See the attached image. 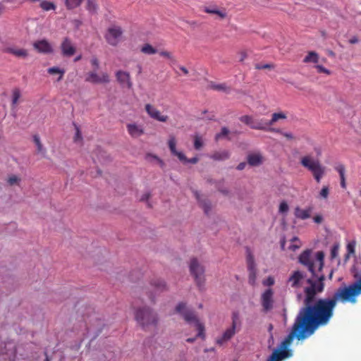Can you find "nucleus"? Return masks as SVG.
<instances>
[{
  "label": "nucleus",
  "mask_w": 361,
  "mask_h": 361,
  "mask_svg": "<svg viewBox=\"0 0 361 361\" xmlns=\"http://www.w3.org/2000/svg\"><path fill=\"white\" fill-rule=\"evenodd\" d=\"M287 116L283 112L274 113L271 116V120H268L269 126H271L274 125L276 122H277L280 119H286Z\"/></svg>",
  "instance_id": "nucleus-30"
},
{
  "label": "nucleus",
  "mask_w": 361,
  "mask_h": 361,
  "mask_svg": "<svg viewBox=\"0 0 361 361\" xmlns=\"http://www.w3.org/2000/svg\"><path fill=\"white\" fill-rule=\"evenodd\" d=\"M45 356H46V357H45L44 361H50V360H49V356H48V355H47V353H45Z\"/></svg>",
  "instance_id": "nucleus-64"
},
{
  "label": "nucleus",
  "mask_w": 361,
  "mask_h": 361,
  "mask_svg": "<svg viewBox=\"0 0 361 361\" xmlns=\"http://www.w3.org/2000/svg\"><path fill=\"white\" fill-rule=\"evenodd\" d=\"M229 133V130L228 129L226 128V127H223L221 128V133H217L215 136V139L216 140H219L220 138H221L222 137L224 136H226L228 135V134Z\"/></svg>",
  "instance_id": "nucleus-45"
},
{
  "label": "nucleus",
  "mask_w": 361,
  "mask_h": 361,
  "mask_svg": "<svg viewBox=\"0 0 361 361\" xmlns=\"http://www.w3.org/2000/svg\"><path fill=\"white\" fill-rule=\"evenodd\" d=\"M335 169L338 171L339 173L340 177H344L345 176V166L343 164H338L336 166Z\"/></svg>",
  "instance_id": "nucleus-50"
},
{
  "label": "nucleus",
  "mask_w": 361,
  "mask_h": 361,
  "mask_svg": "<svg viewBox=\"0 0 361 361\" xmlns=\"http://www.w3.org/2000/svg\"><path fill=\"white\" fill-rule=\"evenodd\" d=\"M82 0H65V5L67 9L72 10L80 6Z\"/></svg>",
  "instance_id": "nucleus-32"
},
{
  "label": "nucleus",
  "mask_w": 361,
  "mask_h": 361,
  "mask_svg": "<svg viewBox=\"0 0 361 361\" xmlns=\"http://www.w3.org/2000/svg\"><path fill=\"white\" fill-rule=\"evenodd\" d=\"M40 7L42 8V10H44L45 11H49L51 10L54 11L56 8V5L53 2L45 1V0L41 1Z\"/></svg>",
  "instance_id": "nucleus-34"
},
{
  "label": "nucleus",
  "mask_w": 361,
  "mask_h": 361,
  "mask_svg": "<svg viewBox=\"0 0 361 361\" xmlns=\"http://www.w3.org/2000/svg\"><path fill=\"white\" fill-rule=\"evenodd\" d=\"M86 8L90 13L96 14L97 13L98 6L95 1L87 0Z\"/></svg>",
  "instance_id": "nucleus-33"
},
{
  "label": "nucleus",
  "mask_w": 361,
  "mask_h": 361,
  "mask_svg": "<svg viewBox=\"0 0 361 361\" xmlns=\"http://www.w3.org/2000/svg\"><path fill=\"white\" fill-rule=\"evenodd\" d=\"M288 205L286 201H282L279 204V212L281 214L286 213L288 211Z\"/></svg>",
  "instance_id": "nucleus-44"
},
{
  "label": "nucleus",
  "mask_w": 361,
  "mask_h": 361,
  "mask_svg": "<svg viewBox=\"0 0 361 361\" xmlns=\"http://www.w3.org/2000/svg\"><path fill=\"white\" fill-rule=\"evenodd\" d=\"M315 68L317 70V72L319 73H324L327 75H329L331 73L329 69L326 68L322 65H317L315 66Z\"/></svg>",
  "instance_id": "nucleus-46"
},
{
  "label": "nucleus",
  "mask_w": 361,
  "mask_h": 361,
  "mask_svg": "<svg viewBox=\"0 0 361 361\" xmlns=\"http://www.w3.org/2000/svg\"><path fill=\"white\" fill-rule=\"evenodd\" d=\"M150 287L156 293L162 292L166 290V284L161 279H153L150 281Z\"/></svg>",
  "instance_id": "nucleus-21"
},
{
  "label": "nucleus",
  "mask_w": 361,
  "mask_h": 361,
  "mask_svg": "<svg viewBox=\"0 0 361 361\" xmlns=\"http://www.w3.org/2000/svg\"><path fill=\"white\" fill-rule=\"evenodd\" d=\"M135 319L145 330L149 326H156L158 322L157 314L148 307L137 308L135 311Z\"/></svg>",
  "instance_id": "nucleus-3"
},
{
  "label": "nucleus",
  "mask_w": 361,
  "mask_h": 361,
  "mask_svg": "<svg viewBox=\"0 0 361 361\" xmlns=\"http://www.w3.org/2000/svg\"><path fill=\"white\" fill-rule=\"evenodd\" d=\"M34 48L40 53L50 54L52 53L53 49L50 43L46 39H41L34 42Z\"/></svg>",
  "instance_id": "nucleus-17"
},
{
  "label": "nucleus",
  "mask_w": 361,
  "mask_h": 361,
  "mask_svg": "<svg viewBox=\"0 0 361 361\" xmlns=\"http://www.w3.org/2000/svg\"><path fill=\"white\" fill-rule=\"evenodd\" d=\"M245 166H246V163L245 162H241V163H240L238 165L237 169L239 170V171H241V170L245 169Z\"/></svg>",
  "instance_id": "nucleus-58"
},
{
  "label": "nucleus",
  "mask_w": 361,
  "mask_h": 361,
  "mask_svg": "<svg viewBox=\"0 0 361 361\" xmlns=\"http://www.w3.org/2000/svg\"><path fill=\"white\" fill-rule=\"evenodd\" d=\"M301 165L310 171L317 183L321 182L325 175L326 168L322 166L318 159L310 155L304 156L300 159Z\"/></svg>",
  "instance_id": "nucleus-4"
},
{
  "label": "nucleus",
  "mask_w": 361,
  "mask_h": 361,
  "mask_svg": "<svg viewBox=\"0 0 361 361\" xmlns=\"http://www.w3.org/2000/svg\"><path fill=\"white\" fill-rule=\"evenodd\" d=\"M239 120L252 129L254 123V117L252 116L244 115L240 116Z\"/></svg>",
  "instance_id": "nucleus-35"
},
{
  "label": "nucleus",
  "mask_w": 361,
  "mask_h": 361,
  "mask_svg": "<svg viewBox=\"0 0 361 361\" xmlns=\"http://www.w3.org/2000/svg\"><path fill=\"white\" fill-rule=\"evenodd\" d=\"M81 59H82V55H81V54H80V55L77 56L74 59V61H75V62L79 61Z\"/></svg>",
  "instance_id": "nucleus-62"
},
{
  "label": "nucleus",
  "mask_w": 361,
  "mask_h": 361,
  "mask_svg": "<svg viewBox=\"0 0 361 361\" xmlns=\"http://www.w3.org/2000/svg\"><path fill=\"white\" fill-rule=\"evenodd\" d=\"M312 208L309 207L306 209H300L299 207H297L295 209L294 214L295 216L301 220H305L310 217V213L312 212Z\"/></svg>",
  "instance_id": "nucleus-22"
},
{
  "label": "nucleus",
  "mask_w": 361,
  "mask_h": 361,
  "mask_svg": "<svg viewBox=\"0 0 361 361\" xmlns=\"http://www.w3.org/2000/svg\"><path fill=\"white\" fill-rule=\"evenodd\" d=\"M319 61V56L315 51H310L307 55L304 58V63H317Z\"/></svg>",
  "instance_id": "nucleus-29"
},
{
  "label": "nucleus",
  "mask_w": 361,
  "mask_h": 361,
  "mask_svg": "<svg viewBox=\"0 0 361 361\" xmlns=\"http://www.w3.org/2000/svg\"><path fill=\"white\" fill-rule=\"evenodd\" d=\"M313 219L315 223L321 224L323 220V218L321 215H316L315 216H314Z\"/></svg>",
  "instance_id": "nucleus-54"
},
{
  "label": "nucleus",
  "mask_w": 361,
  "mask_h": 361,
  "mask_svg": "<svg viewBox=\"0 0 361 361\" xmlns=\"http://www.w3.org/2000/svg\"><path fill=\"white\" fill-rule=\"evenodd\" d=\"M145 109L149 117L154 120L160 122H166L169 119L168 116L161 114L157 108L150 104H147Z\"/></svg>",
  "instance_id": "nucleus-15"
},
{
  "label": "nucleus",
  "mask_w": 361,
  "mask_h": 361,
  "mask_svg": "<svg viewBox=\"0 0 361 361\" xmlns=\"http://www.w3.org/2000/svg\"><path fill=\"white\" fill-rule=\"evenodd\" d=\"M283 135L284 137H286V138H288V139H293V135L291 133H283Z\"/></svg>",
  "instance_id": "nucleus-60"
},
{
  "label": "nucleus",
  "mask_w": 361,
  "mask_h": 361,
  "mask_svg": "<svg viewBox=\"0 0 361 361\" xmlns=\"http://www.w3.org/2000/svg\"><path fill=\"white\" fill-rule=\"evenodd\" d=\"M85 81L94 84L109 82V75L106 73L99 75L95 71H90L87 74Z\"/></svg>",
  "instance_id": "nucleus-12"
},
{
  "label": "nucleus",
  "mask_w": 361,
  "mask_h": 361,
  "mask_svg": "<svg viewBox=\"0 0 361 361\" xmlns=\"http://www.w3.org/2000/svg\"><path fill=\"white\" fill-rule=\"evenodd\" d=\"M246 261L249 271V283L254 286L257 278V269L254 256L250 251L247 252Z\"/></svg>",
  "instance_id": "nucleus-11"
},
{
  "label": "nucleus",
  "mask_w": 361,
  "mask_h": 361,
  "mask_svg": "<svg viewBox=\"0 0 361 361\" xmlns=\"http://www.w3.org/2000/svg\"><path fill=\"white\" fill-rule=\"evenodd\" d=\"M75 129V135L74 136V142H78L81 141L82 140V137L80 133V130L78 126H77L75 123H73Z\"/></svg>",
  "instance_id": "nucleus-42"
},
{
  "label": "nucleus",
  "mask_w": 361,
  "mask_h": 361,
  "mask_svg": "<svg viewBox=\"0 0 361 361\" xmlns=\"http://www.w3.org/2000/svg\"><path fill=\"white\" fill-rule=\"evenodd\" d=\"M293 353L290 349L281 348V350H274L267 361H281L291 357Z\"/></svg>",
  "instance_id": "nucleus-14"
},
{
  "label": "nucleus",
  "mask_w": 361,
  "mask_h": 361,
  "mask_svg": "<svg viewBox=\"0 0 361 361\" xmlns=\"http://www.w3.org/2000/svg\"><path fill=\"white\" fill-rule=\"evenodd\" d=\"M122 30L118 26H113L107 30V32L105 35V39L108 44L111 46H116L119 41L120 37L122 35Z\"/></svg>",
  "instance_id": "nucleus-8"
},
{
  "label": "nucleus",
  "mask_w": 361,
  "mask_h": 361,
  "mask_svg": "<svg viewBox=\"0 0 361 361\" xmlns=\"http://www.w3.org/2000/svg\"><path fill=\"white\" fill-rule=\"evenodd\" d=\"M11 108L16 109L20 102L21 98V92L19 88H14L12 90Z\"/></svg>",
  "instance_id": "nucleus-26"
},
{
  "label": "nucleus",
  "mask_w": 361,
  "mask_h": 361,
  "mask_svg": "<svg viewBox=\"0 0 361 361\" xmlns=\"http://www.w3.org/2000/svg\"><path fill=\"white\" fill-rule=\"evenodd\" d=\"M324 253L322 252H318L317 253V258L314 259V268L317 273H322L324 267Z\"/></svg>",
  "instance_id": "nucleus-23"
},
{
  "label": "nucleus",
  "mask_w": 361,
  "mask_h": 361,
  "mask_svg": "<svg viewBox=\"0 0 361 361\" xmlns=\"http://www.w3.org/2000/svg\"><path fill=\"white\" fill-rule=\"evenodd\" d=\"M299 262L305 266L312 274H318L314 268V259H312L310 250H305L300 255Z\"/></svg>",
  "instance_id": "nucleus-9"
},
{
  "label": "nucleus",
  "mask_w": 361,
  "mask_h": 361,
  "mask_svg": "<svg viewBox=\"0 0 361 361\" xmlns=\"http://www.w3.org/2000/svg\"><path fill=\"white\" fill-rule=\"evenodd\" d=\"M291 241H292V243L297 242L298 243L291 244L289 247L290 250H291L293 251H295L297 249H298L300 247L301 245H300V240L297 237L293 238Z\"/></svg>",
  "instance_id": "nucleus-43"
},
{
  "label": "nucleus",
  "mask_w": 361,
  "mask_h": 361,
  "mask_svg": "<svg viewBox=\"0 0 361 361\" xmlns=\"http://www.w3.org/2000/svg\"><path fill=\"white\" fill-rule=\"evenodd\" d=\"M355 281L348 286L338 288L331 298H319L316 296L324 290L325 276L314 274L310 277L300 270L293 271L289 276L287 286L304 292V306L300 310L291 331L281 344V348H288L294 338L303 340L312 335L320 326L327 325L334 316L338 301L355 303L361 295V276L354 275Z\"/></svg>",
  "instance_id": "nucleus-1"
},
{
  "label": "nucleus",
  "mask_w": 361,
  "mask_h": 361,
  "mask_svg": "<svg viewBox=\"0 0 361 361\" xmlns=\"http://www.w3.org/2000/svg\"><path fill=\"white\" fill-rule=\"evenodd\" d=\"M137 67V71H138L137 73H138V74H140L142 71V66H141V65L138 64Z\"/></svg>",
  "instance_id": "nucleus-63"
},
{
  "label": "nucleus",
  "mask_w": 361,
  "mask_h": 361,
  "mask_svg": "<svg viewBox=\"0 0 361 361\" xmlns=\"http://www.w3.org/2000/svg\"><path fill=\"white\" fill-rule=\"evenodd\" d=\"M168 145L171 154L174 156H176L178 158V159L183 163H190L193 164L197 163L198 158L193 157L191 159H188L183 152L177 151L176 140L174 136H170L169 140L168 141Z\"/></svg>",
  "instance_id": "nucleus-7"
},
{
  "label": "nucleus",
  "mask_w": 361,
  "mask_h": 361,
  "mask_svg": "<svg viewBox=\"0 0 361 361\" xmlns=\"http://www.w3.org/2000/svg\"><path fill=\"white\" fill-rule=\"evenodd\" d=\"M19 181H20V178L16 175H12L10 177H8V183L10 185L17 184V183H18Z\"/></svg>",
  "instance_id": "nucleus-49"
},
{
  "label": "nucleus",
  "mask_w": 361,
  "mask_h": 361,
  "mask_svg": "<svg viewBox=\"0 0 361 361\" xmlns=\"http://www.w3.org/2000/svg\"><path fill=\"white\" fill-rule=\"evenodd\" d=\"M141 51L146 54H154L157 53V49H154L149 44H145L141 49Z\"/></svg>",
  "instance_id": "nucleus-38"
},
{
  "label": "nucleus",
  "mask_w": 361,
  "mask_h": 361,
  "mask_svg": "<svg viewBox=\"0 0 361 361\" xmlns=\"http://www.w3.org/2000/svg\"><path fill=\"white\" fill-rule=\"evenodd\" d=\"M269 123L268 120L265 118H255L254 117V123L253 126H252V129L254 130H271V131H277L279 132V130H275L274 128H269Z\"/></svg>",
  "instance_id": "nucleus-19"
},
{
  "label": "nucleus",
  "mask_w": 361,
  "mask_h": 361,
  "mask_svg": "<svg viewBox=\"0 0 361 361\" xmlns=\"http://www.w3.org/2000/svg\"><path fill=\"white\" fill-rule=\"evenodd\" d=\"M329 194V188L328 186H323L322 188L319 196L323 199H327Z\"/></svg>",
  "instance_id": "nucleus-47"
},
{
  "label": "nucleus",
  "mask_w": 361,
  "mask_h": 361,
  "mask_svg": "<svg viewBox=\"0 0 361 361\" xmlns=\"http://www.w3.org/2000/svg\"><path fill=\"white\" fill-rule=\"evenodd\" d=\"M149 197H150V193L146 192L142 195V197L140 198V201L147 200Z\"/></svg>",
  "instance_id": "nucleus-55"
},
{
  "label": "nucleus",
  "mask_w": 361,
  "mask_h": 361,
  "mask_svg": "<svg viewBox=\"0 0 361 361\" xmlns=\"http://www.w3.org/2000/svg\"><path fill=\"white\" fill-rule=\"evenodd\" d=\"M90 62H91V64L93 66H94L96 68H99V60L97 59V57H92L90 60Z\"/></svg>",
  "instance_id": "nucleus-53"
},
{
  "label": "nucleus",
  "mask_w": 361,
  "mask_h": 361,
  "mask_svg": "<svg viewBox=\"0 0 361 361\" xmlns=\"http://www.w3.org/2000/svg\"><path fill=\"white\" fill-rule=\"evenodd\" d=\"M274 283V279L272 276H269L266 280L263 281L264 286H271Z\"/></svg>",
  "instance_id": "nucleus-52"
},
{
  "label": "nucleus",
  "mask_w": 361,
  "mask_h": 361,
  "mask_svg": "<svg viewBox=\"0 0 361 361\" xmlns=\"http://www.w3.org/2000/svg\"><path fill=\"white\" fill-rule=\"evenodd\" d=\"M33 141L37 146V152L44 154L45 149H44L43 145L40 141V138L37 135H35L33 136Z\"/></svg>",
  "instance_id": "nucleus-37"
},
{
  "label": "nucleus",
  "mask_w": 361,
  "mask_h": 361,
  "mask_svg": "<svg viewBox=\"0 0 361 361\" xmlns=\"http://www.w3.org/2000/svg\"><path fill=\"white\" fill-rule=\"evenodd\" d=\"M195 197L197 200L199 201L200 206L204 209L205 214H208L209 212L211 210V204L209 202L206 200H201L200 197V195L197 192H195Z\"/></svg>",
  "instance_id": "nucleus-31"
},
{
  "label": "nucleus",
  "mask_w": 361,
  "mask_h": 361,
  "mask_svg": "<svg viewBox=\"0 0 361 361\" xmlns=\"http://www.w3.org/2000/svg\"><path fill=\"white\" fill-rule=\"evenodd\" d=\"M339 244H334L331 249V259L336 258L338 255Z\"/></svg>",
  "instance_id": "nucleus-41"
},
{
  "label": "nucleus",
  "mask_w": 361,
  "mask_h": 361,
  "mask_svg": "<svg viewBox=\"0 0 361 361\" xmlns=\"http://www.w3.org/2000/svg\"><path fill=\"white\" fill-rule=\"evenodd\" d=\"M204 145L202 137L197 134L194 135V147L197 150H200Z\"/></svg>",
  "instance_id": "nucleus-39"
},
{
  "label": "nucleus",
  "mask_w": 361,
  "mask_h": 361,
  "mask_svg": "<svg viewBox=\"0 0 361 361\" xmlns=\"http://www.w3.org/2000/svg\"><path fill=\"white\" fill-rule=\"evenodd\" d=\"M231 326L227 328L222 334V335L216 339V343L219 345H222L225 343L230 341L235 334L239 331L241 321L240 319V315L238 312H233L231 316Z\"/></svg>",
  "instance_id": "nucleus-5"
},
{
  "label": "nucleus",
  "mask_w": 361,
  "mask_h": 361,
  "mask_svg": "<svg viewBox=\"0 0 361 361\" xmlns=\"http://www.w3.org/2000/svg\"><path fill=\"white\" fill-rule=\"evenodd\" d=\"M274 292L271 288L266 290L261 297V303L262 306V310L264 312H268L272 310L274 307L273 300Z\"/></svg>",
  "instance_id": "nucleus-10"
},
{
  "label": "nucleus",
  "mask_w": 361,
  "mask_h": 361,
  "mask_svg": "<svg viewBox=\"0 0 361 361\" xmlns=\"http://www.w3.org/2000/svg\"><path fill=\"white\" fill-rule=\"evenodd\" d=\"M61 54L65 57L73 56L76 51V48L68 37H65L60 46Z\"/></svg>",
  "instance_id": "nucleus-13"
},
{
  "label": "nucleus",
  "mask_w": 361,
  "mask_h": 361,
  "mask_svg": "<svg viewBox=\"0 0 361 361\" xmlns=\"http://www.w3.org/2000/svg\"><path fill=\"white\" fill-rule=\"evenodd\" d=\"M126 128L129 135L134 138H137L145 133L143 127L136 123H128Z\"/></svg>",
  "instance_id": "nucleus-18"
},
{
  "label": "nucleus",
  "mask_w": 361,
  "mask_h": 361,
  "mask_svg": "<svg viewBox=\"0 0 361 361\" xmlns=\"http://www.w3.org/2000/svg\"><path fill=\"white\" fill-rule=\"evenodd\" d=\"M176 311L178 313L181 314V315L183 317L185 322H187L189 324H194L196 329L198 331V334L196 337L195 338H188L186 339V341L188 343H193L197 337H200L202 339H204L205 338V334H204V326L203 324L200 322L198 320L195 313L190 310H186L185 304L183 302H180L176 307Z\"/></svg>",
  "instance_id": "nucleus-2"
},
{
  "label": "nucleus",
  "mask_w": 361,
  "mask_h": 361,
  "mask_svg": "<svg viewBox=\"0 0 361 361\" xmlns=\"http://www.w3.org/2000/svg\"><path fill=\"white\" fill-rule=\"evenodd\" d=\"M210 157L215 161H224L230 157V152L228 150L217 151L214 152Z\"/></svg>",
  "instance_id": "nucleus-25"
},
{
  "label": "nucleus",
  "mask_w": 361,
  "mask_h": 361,
  "mask_svg": "<svg viewBox=\"0 0 361 361\" xmlns=\"http://www.w3.org/2000/svg\"><path fill=\"white\" fill-rule=\"evenodd\" d=\"M263 157L260 154H251L247 156V163L250 166H259L262 163Z\"/></svg>",
  "instance_id": "nucleus-24"
},
{
  "label": "nucleus",
  "mask_w": 361,
  "mask_h": 361,
  "mask_svg": "<svg viewBox=\"0 0 361 361\" xmlns=\"http://www.w3.org/2000/svg\"><path fill=\"white\" fill-rule=\"evenodd\" d=\"M210 87L214 90L222 91L224 92H228L230 91V88L225 83H221V84L212 83L210 85Z\"/></svg>",
  "instance_id": "nucleus-36"
},
{
  "label": "nucleus",
  "mask_w": 361,
  "mask_h": 361,
  "mask_svg": "<svg viewBox=\"0 0 361 361\" xmlns=\"http://www.w3.org/2000/svg\"><path fill=\"white\" fill-rule=\"evenodd\" d=\"M355 241H351L348 243L347 245V255L346 257H348L350 255H353L355 251Z\"/></svg>",
  "instance_id": "nucleus-40"
},
{
  "label": "nucleus",
  "mask_w": 361,
  "mask_h": 361,
  "mask_svg": "<svg viewBox=\"0 0 361 361\" xmlns=\"http://www.w3.org/2000/svg\"><path fill=\"white\" fill-rule=\"evenodd\" d=\"M219 7L216 5H210V6H204L202 10L203 9L216 10Z\"/></svg>",
  "instance_id": "nucleus-56"
},
{
  "label": "nucleus",
  "mask_w": 361,
  "mask_h": 361,
  "mask_svg": "<svg viewBox=\"0 0 361 361\" xmlns=\"http://www.w3.org/2000/svg\"><path fill=\"white\" fill-rule=\"evenodd\" d=\"M274 68V66L273 64H269V63H266V64L257 63L255 65V68L257 70L267 69V68L271 69Z\"/></svg>",
  "instance_id": "nucleus-48"
},
{
  "label": "nucleus",
  "mask_w": 361,
  "mask_h": 361,
  "mask_svg": "<svg viewBox=\"0 0 361 361\" xmlns=\"http://www.w3.org/2000/svg\"><path fill=\"white\" fill-rule=\"evenodd\" d=\"M159 54L160 56H163V57H165V58H167L169 59H171V60H173V56L172 55V54L169 51H161L159 52Z\"/></svg>",
  "instance_id": "nucleus-51"
},
{
  "label": "nucleus",
  "mask_w": 361,
  "mask_h": 361,
  "mask_svg": "<svg viewBox=\"0 0 361 361\" xmlns=\"http://www.w3.org/2000/svg\"><path fill=\"white\" fill-rule=\"evenodd\" d=\"M180 70L183 71V73L185 74V75H188V69L184 67V66H180Z\"/></svg>",
  "instance_id": "nucleus-61"
},
{
  "label": "nucleus",
  "mask_w": 361,
  "mask_h": 361,
  "mask_svg": "<svg viewBox=\"0 0 361 361\" xmlns=\"http://www.w3.org/2000/svg\"><path fill=\"white\" fill-rule=\"evenodd\" d=\"M47 73L50 75H59L56 81L59 82L63 79V77L65 74V70L61 69L56 66H53L47 69Z\"/></svg>",
  "instance_id": "nucleus-28"
},
{
  "label": "nucleus",
  "mask_w": 361,
  "mask_h": 361,
  "mask_svg": "<svg viewBox=\"0 0 361 361\" xmlns=\"http://www.w3.org/2000/svg\"><path fill=\"white\" fill-rule=\"evenodd\" d=\"M340 178H341V188H346V183H345V176L344 177H340Z\"/></svg>",
  "instance_id": "nucleus-57"
},
{
  "label": "nucleus",
  "mask_w": 361,
  "mask_h": 361,
  "mask_svg": "<svg viewBox=\"0 0 361 361\" xmlns=\"http://www.w3.org/2000/svg\"><path fill=\"white\" fill-rule=\"evenodd\" d=\"M358 38L357 37H353L351 39H350L349 42L350 44H356L358 42Z\"/></svg>",
  "instance_id": "nucleus-59"
},
{
  "label": "nucleus",
  "mask_w": 361,
  "mask_h": 361,
  "mask_svg": "<svg viewBox=\"0 0 361 361\" xmlns=\"http://www.w3.org/2000/svg\"><path fill=\"white\" fill-rule=\"evenodd\" d=\"M190 274L193 276L197 286L202 288L205 282L204 267L197 260V258H192L189 264Z\"/></svg>",
  "instance_id": "nucleus-6"
},
{
  "label": "nucleus",
  "mask_w": 361,
  "mask_h": 361,
  "mask_svg": "<svg viewBox=\"0 0 361 361\" xmlns=\"http://www.w3.org/2000/svg\"><path fill=\"white\" fill-rule=\"evenodd\" d=\"M3 52L11 54L18 58L25 59L28 56V52L25 49H17L15 47H8L3 49Z\"/></svg>",
  "instance_id": "nucleus-20"
},
{
  "label": "nucleus",
  "mask_w": 361,
  "mask_h": 361,
  "mask_svg": "<svg viewBox=\"0 0 361 361\" xmlns=\"http://www.w3.org/2000/svg\"><path fill=\"white\" fill-rule=\"evenodd\" d=\"M117 81L122 85L126 86L128 89L133 87V82L130 79V73L123 71H118L116 73Z\"/></svg>",
  "instance_id": "nucleus-16"
},
{
  "label": "nucleus",
  "mask_w": 361,
  "mask_h": 361,
  "mask_svg": "<svg viewBox=\"0 0 361 361\" xmlns=\"http://www.w3.org/2000/svg\"><path fill=\"white\" fill-rule=\"evenodd\" d=\"M203 11L208 14L216 15L221 20H224L227 17V13L224 8L221 9L218 8L216 10L203 9Z\"/></svg>",
  "instance_id": "nucleus-27"
}]
</instances>
